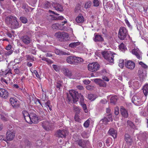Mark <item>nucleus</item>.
<instances>
[{
  "instance_id": "54",
  "label": "nucleus",
  "mask_w": 148,
  "mask_h": 148,
  "mask_svg": "<svg viewBox=\"0 0 148 148\" xmlns=\"http://www.w3.org/2000/svg\"><path fill=\"white\" fill-rule=\"evenodd\" d=\"M27 59L28 60H33V57L32 56L28 55L26 56Z\"/></svg>"
},
{
  "instance_id": "53",
  "label": "nucleus",
  "mask_w": 148,
  "mask_h": 148,
  "mask_svg": "<svg viewBox=\"0 0 148 148\" xmlns=\"http://www.w3.org/2000/svg\"><path fill=\"white\" fill-rule=\"evenodd\" d=\"M119 48L120 49L122 50L124 49H125V46L123 43L122 42L119 45Z\"/></svg>"
},
{
  "instance_id": "59",
  "label": "nucleus",
  "mask_w": 148,
  "mask_h": 148,
  "mask_svg": "<svg viewBox=\"0 0 148 148\" xmlns=\"http://www.w3.org/2000/svg\"><path fill=\"white\" fill-rule=\"evenodd\" d=\"M42 60L48 62V63H50L51 61L47 58H45V57H43L42 58Z\"/></svg>"
},
{
  "instance_id": "30",
  "label": "nucleus",
  "mask_w": 148,
  "mask_h": 148,
  "mask_svg": "<svg viewBox=\"0 0 148 148\" xmlns=\"http://www.w3.org/2000/svg\"><path fill=\"white\" fill-rule=\"evenodd\" d=\"M31 117L30 116V115L29 116L25 117L24 118V119H25L26 121L30 124H32V123H33V122L32 121V118H31Z\"/></svg>"
},
{
  "instance_id": "5",
  "label": "nucleus",
  "mask_w": 148,
  "mask_h": 148,
  "mask_svg": "<svg viewBox=\"0 0 148 148\" xmlns=\"http://www.w3.org/2000/svg\"><path fill=\"white\" fill-rule=\"evenodd\" d=\"M55 36L60 41H67L69 40L68 34L64 32H56Z\"/></svg>"
},
{
  "instance_id": "39",
  "label": "nucleus",
  "mask_w": 148,
  "mask_h": 148,
  "mask_svg": "<svg viewBox=\"0 0 148 148\" xmlns=\"http://www.w3.org/2000/svg\"><path fill=\"white\" fill-rule=\"evenodd\" d=\"M139 64L141 66L143 69H148V66L142 62L140 61L139 62Z\"/></svg>"
},
{
  "instance_id": "33",
  "label": "nucleus",
  "mask_w": 148,
  "mask_h": 148,
  "mask_svg": "<svg viewBox=\"0 0 148 148\" xmlns=\"http://www.w3.org/2000/svg\"><path fill=\"white\" fill-rule=\"evenodd\" d=\"M81 7L79 4H78L75 7L74 9V12L77 13H80L81 12Z\"/></svg>"
},
{
  "instance_id": "32",
  "label": "nucleus",
  "mask_w": 148,
  "mask_h": 148,
  "mask_svg": "<svg viewBox=\"0 0 148 148\" xmlns=\"http://www.w3.org/2000/svg\"><path fill=\"white\" fill-rule=\"evenodd\" d=\"M127 126H129L130 127L134 129L136 128V126L131 121L128 120L127 122Z\"/></svg>"
},
{
  "instance_id": "12",
  "label": "nucleus",
  "mask_w": 148,
  "mask_h": 148,
  "mask_svg": "<svg viewBox=\"0 0 148 148\" xmlns=\"http://www.w3.org/2000/svg\"><path fill=\"white\" fill-rule=\"evenodd\" d=\"M138 74L140 78H145L147 74L146 70L143 68H140Z\"/></svg>"
},
{
  "instance_id": "48",
  "label": "nucleus",
  "mask_w": 148,
  "mask_h": 148,
  "mask_svg": "<svg viewBox=\"0 0 148 148\" xmlns=\"http://www.w3.org/2000/svg\"><path fill=\"white\" fill-rule=\"evenodd\" d=\"M73 109L75 111L77 112V113H78L80 111V109L79 107H77L76 106H74Z\"/></svg>"
},
{
  "instance_id": "51",
  "label": "nucleus",
  "mask_w": 148,
  "mask_h": 148,
  "mask_svg": "<svg viewBox=\"0 0 148 148\" xmlns=\"http://www.w3.org/2000/svg\"><path fill=\"white\" fill-rule=\"evenodd\" d=\"M55 85L57 88H58L59 90L61 89V87H62V84L60 83L57 82L55 84Z\"/></svg>"
},
{
  "instance_id": "16",
  "label": "nucleus",
  "mask_w": 148,
  "mask_h": 148,
  "mask_svg": "<svg viewBox=\"0 0 148 148\" xmlns=\"http://www.w3.org/2000/svg\"><path fill=\"white\" fill-rule=\"evenodd\" d=\"M66 131L64 130H59L57 131L56 134V136L57 137L61 138H65Z\"/></svg>"
},
{
  "instance_id": "64",
  "label": "nucleus",
  "mask_w": 148,
  "mask_h": 148,
  "mask_svg": "<svg viewBox=\"0 0 148 148\" xmlns=\"http://www.w3.org/2000/svg\"><path fill=\"white\" fill-rule=\"evenodd\" d=\"M87 89L89 90H91L93 89V86H87L86 87Z\"/></svg>"
},
{
  "instance_id": "27",
  "label": "nucleus",
  "mask_w": 148,
  "mask_h": 148,
  "mask_svg": "<svg viewBox=\"0 0 148 148\" xmlns=\"http://www.w3.org/2000/svg\"><path fill=\"white\" fill-rule=\"evenodd\" d=\"M143 91L145 96H147L148 94V84H146L144 86Z\"/></svg>"
},
{
  "instance_id": "46",
  "label": "nucleus",
  "mask_w": 148,
  "mask_h": 148,
  "mask_svg": "<svg viewBox=\"0 0 148 148\" xmlns=\"http://www.w3.org/2000/svg\"><path fill=\"white\" fill-rule=\"evenodd\" d=\"M90 123V120L88 119L84 124V126L86 127H89Z\"/></svg>"
},
{
  "instance_id": "43",
  "label": "nucleus",
  "mask_w": 148,
  "mask_h": 148,
  "mask_svg": "<svg viewBox=\"0 0 148 148\" xmlns=\"http://www.w3.org/2000/svg\"><path fill=\"white\" fill-rule=\"evenodd\" d=\"M125 140L128 145H132V140L130 138H126L125 139Z\"/></svg>"
},
{
  "instance_id": "40",
  "label": "nucleus",
  "mask_w": 148,
  "mask_h": 148,
  "mask_svg": "<svg viewBox=\"0 0 148 148\" xmlns=\"http://www.w3.org/2000/svg\"><path fill=\"white\" fill-rule=\"evenodd\" d=\"M81 106L82 107L84 112L86 113L88 112V110L87 108L86 105L84 103L80 104Z\"/></svg>"
},
{
  "instance_id": "60",
  "label": "nucleus",
  "mask_w": 148,
  "mask_h": 148,
  "mask_svg": "<svg viewBox=\"0 0 148 148\" xmlns=\"http://www.w3.org/2000/svg\"><path fill=\"white\" fill-rule=\"evenodd\" d=\"M98 145L100 147H103L104 145V143L103 142H99L98 143Z\"/></svg>"
},
{
  "instance_id": "58",
  "label": "nucleus",
  "mask_w": 148,
  "mask_h": 148,
  "mask_svg": "<svg viewBox=\"0 0 148 148\" xmlns=\"http://www.w3.org/2000/svg\"><path fill=\"white\" fill-rule=\"evenodd\" d=\"M80 139H79L78 138H75V137H73V140L75 143V144H77Z\"/></svg>"
},
{
  "instance_id": "34",
  "label": "nucleus",
  "mask_w": 148,
  "mask_h": 148,
  "mask_svg": "<svg viewBox=\"0 0 148 148\" xmlns=\"http://www.w3.org/2000/svg\"><path fill=\"white\" fill-rule=\"evenodd\" d=\"M22 8L25 10L26 12L29 11V7L28 5L25 3H23L22 5Z\"/></svg>"
},
{
  "instance_id": "1",
  "label": "nucleus",
  "mask_w": 148,
  "mask_h": 148,
  "mask_svg": "<svg viewBox=\"0 0 148 148\" xmlns=\"http://www.w3.org/2000/svg\"><path fill=\"white\" fill-rule=\"evenodd\" d=\"M5 22L7 24L13 29H16L19 27V24L16 17L9 15L7 16L5 19Z\"/></svg>"
},
{
  "instance_id": "36",
  "label": "nucleus",
  "mask_w": 148,
  "mask_h": 148,
  "mask_svg": "<svg viewBox=\"0 0 148 148\" xmlns=\"http://www.w3.org/2000/svg\"><path fill=\"white\" fill-rule=\"evenodd\" d=\"M141 135L143 140H147L148 137V132H144L141 134Z\"/></svg>"
},
{
  "instance_id": "44",
  "label": "nucleus",
  "mask_w": 148,
  "mask_h": 148,
  "mask_svg": "<svg viewBox=\"0 0 148 148\" xmlns=\"http://www.w3.org/2000/svg\"><path fill=\"white\" fill-rule=\"evenodd\" d=\"M93 3L94 6L98 7L99 6L100 2L98 0H93Z\"/></svg>"
},
{
  "instance_id": "13",
  "label": "nucleus",
  "mask_w": 148,
  "mask_h": 148,
  "mask_svg": "<svg viewBox=\"0 0 148 148\" xmlns=\"http://www.w3.org/2000/svg\"><path fill=\"white\" fill-rule=\"evenodd\" d=\"M9 93L7 90L4 88H0V96L4 99L7 98Z\"/></svg>"
},
{
  "instance_id": "45",
  "label": "nucleus",
  "mask_w": 148,
  "mask_h": 148,
  "mask_svg": "<svg viewBox=\"0 0 148 148\" xmlns=\"http://www.w3.org/2000/svg\"><path fill=\"white\" fill-rule=\"evenodd\" d=\"M67 23L66 21H64V22H62L60 24V25L62 26H61L59 28L61 30H64L65 29V28L64 27V24Z\"/></svg>"
},
{
  "instance_id": "6",
  "label": "nucleus",
  "mask_w": 148,
  "mask_h": 148,
  "mask_svg": "<svg viewBox=\"0 0 148 148\" xmlns=\"http://www.w3.org/2000/svg\"><path fill=\"white\" fill-rule=\"evenodd\" d=\"M101 54L104 58L110 63H113L114 56L110 51H105L102 52Z\"/></svg>"
},
{
  "instance_id": "25",
  "label": "nucleus",
  "mask_w": 148,
  "mask_h": 148,
  "mask_svg": "<svg viewBox=\"0 0 148 148\" xmlns=\"http://www.w3.org/2000/svg\"><path fill=\"white\" fill-rule=\"evenodd\" d=\"M30 116L32 120L33 123H37V115L35 113H32L30 114Z\"/></svg>"
},
{
  "instance_id": "55",
  "label": "nucleus",
  "mask_w": 148,
  "mask_h": 148,
  "mask_svg": "<svg viewBox=\"0 0 148 148\" xmlns=\"http://www.w3.org/2000/svg\"><path fill=\"white\" fill-rule=\"evenodd\" d=\"M119 113V108L117 107L116 108L114 109V114L116 115H118Z\"/></svg>"
},
{
  "instance_id": "52",
  "label": "nucleus",
  "mask_w": 148,
  "mask_h": 148,
  "mask_svg": "<svg viewBox=\"0 0 148 148\" xmlns=\"http://www.w3.org/2000/svg\"><path fill=\"white\" fill-rule=\"evenodd\" d=\"M96 84L99 85L100 81H101V79H95L92 80Z\"/></svg>"
},
{
  "instance_id": "56",
  "label": "nucleus",
  "mask_w": 148,
  "mask_h": 148,
  "mask_svg": "<svg viewBox=\"0 0 148 148\" xmlns=\"http://www.w3.org/2000/svg\"><path fill=\"white\" fill-rule=\"evenodd\" d=\"M13 52V51L10 50L8 51H6L5 52V54L6 56H8L11 54Z\"/></svg>"
},
{
  "instance_id": "24",
  "label": "nucleus",
  "mask_w": 148,
  "mask_h": 148,
  "mask_svg": "<svg viewBox=\"0 0 148 148\" xmlns=\"http://www.w3.org/2000/svg\"><path fill=\"white\" fill-rule=\"evenodd\" d=\"M76 22L77 23H82L84 21V18L81 14H79L75 19Z\"/></svg>"
},
{
  "instance_id": "10",
  "label": "nucleus",
  "mask_w": 148,
  "mask_h": 148,
  "mask_svg": "<svg viewBox=\"0 0 148 148\" xmlns=\"http://www.w3.org/2000/svg\"><path fill=\"white\" fill-rule=\"evenodd\" d=\"M89 143V141L88 140H84L80 139L77 144L82 148H87Z\"/></svg>"
},
{
  "instance_id": "19",
  "label": "nucleus",
  "mask_w": 148,
  "mask_h": 148,
  "mask_svg": "<svg viewBox=\"0 0 148 148\" xmlns=\"http://www.w3.org/2000/svg\"><path fill=\"white\" fill-rule=\"evenodd\" d=\"M110 135L112 136L114 138H116L117 137V131L112 128L110 129L108 132Z\"/></svg>"
},
{
  "instance_id": "57",
  "label": "nucleus",
  "mask_w": 148,
  "mask_h": 148,
  "mask_svg": "<svg viewBox=\"0 0 148 148\" xmlns=\"http://www.w3.org/2000/svg\"><path fill=\"white\" fill-rule=\"evenodd\" d=\"M66 100L69 103L71 100V98L68 94L67 95Z\"/></svg>"
},
{
  "instance_id": "50",
  "label": "nucleus",
  "mask_w": 148,
  "mask_h": 148,
  "mask_svg": "<svg viewBox=\"0 0 148 148\" xmlns=\"http://www.w3.org/2000/svg\"><path fill=\"white\" fill-rule=\"evenodd\" d=\"M99 85L100 86L105 87L106 86V83L101 79V81H100Z\"/></svg>"
},
{
  "instance_id": "42",
  "label": "nucleus",
  "mask_w": 148,
  "mask_h": 148,
  "mask_svg": "<svg viewBox=\"0 0 148 148\" xmlns=\"http://www.w3.org/2000/svg\"><path fill=\"white\" fill-rule=\"evenodd\" d=\"M91 4V2L90 1H88L85 3L84 8L86 9L89 8L90 7Z\"/></svg>"
},
{
  "instance_id": "18",
  "label": "nucleus",
  "mask_w": 148,
  "mask_h": 148,
  "mask_svg": "<svg viewBox=\"0 0 148 148\" xmlns=\"http://www.w3.org/2000/svg\"><path fill=\"white\" fill-rule=\"evenodd\" d=\"M93 40L95 42H102L104 40L103 38L101 35L96 34H94Z\"/></svg>"
},
{
  "instance_id": "3",
  "label": "nucleus",
  "mask_w": 148,
  "mask_h": 148,
  "mask_svg": "<svg viewBox=\"0 0 148 148\" xmlns=\"http://www.w3.org/2000/svg\"><path fill=\"white\" fill-rule=\"evenodd\" d=\"M83 61V60L82 58L74 56H68L66 59V61L68 63L73 64H77Z\"/></svg>"
},
{
  "instance_id": "15",
  "label": "nucleus",
  "mask_w": 148,
  "mask_h": 148,
  "mask_svg": "<svg viewBox=\"0 0 148 148\" xmlns=\"http://www.w3.org/2000/svg\"><path fill=\"white\" fill-rule=\"evenodd\" d=\"M125 65L127 68L131 70L133 69L135 66V63L133 62L130 60L125 62Z\"/></svg>"
},
{
  "instance_id": "28",
  "label": "nucleus",
  "mask_w": 148,
  "mask_h": 148,
  "mask_svg": "<svg viewBox=\"0 0 148 148\" xmlns=\"http://www.w3.org/2000/svg\"><path fill=\"white\" fill-rule=\"evenodd\" d=\"M50 16L51 17V19L52 20H62L63 19L64 17L63 16H60L58 17L54 16L53 15H50Z\"/></svg>"
},
{
  "instance_id": "49",
  "label": "nucleus",
  "mask_w": 148,
  "mask_h": 148,
  "mask_svg": "<svg viewBox=\"0 0 148 148\" xmlns=\"http://www.w3.org/2000/svg\"><path fill=\"white\" fill-rule=\"evenodd\" d=\"M22 113L24 118L30 115L27 111L25 110L23 111Z\"/></svg>"
},
{
  "instance_id": "23",
  "label": "nucleus",
  "mask_w": 148,
  "mask_h": 148,
  "mask_svg": "<svg viewBox=\"0 0 148 148\" xmlns=\"http://www.w3.org/2000/svg\"><path fill=\"white\" fill-rule=\"evenodd\" d=\"M138 50L137 49H134L132 51V53L133 54L135 55L137 58L139 59L140 60L142 59V56L141 55L139 54Z\"/></svg>"
},
{
  "instance_id": "41",
  "label": "nucleus",
  "mask_w": 148,
  "mask_h": 148,
  "mask_svg": "<svg viewBox=\"0 0 148 148\" xmlns=\"http://www.w3.org/2000/svg\"><path fill=\"white\" fill-rule=\"evenodd\" d=\"M20 20L23 23L25 24L26 23L27 21V18L26 17L23 16L21 17Z\"/></svg>"
},
{
  "instance_id": "35",
  "label": "nucleus",
  "mask_w": 148,
  "mask_h": 148,
  "mask_svg": "<svg viewBox=\"0 0 148 148\" xmlns=\"http://www.w3.org/2000/svg\"><path fill=\"white\" fill-rule=\"evenodd\" d=\"M80 44V42H73L71 43L69 45V46L71 48H74L79 45Z\"/></svg>"
},
{
  "instance_id": "47",
  "label": "nucleus",
  "mask_w": 148,
  "mask_h": 148,
  "mask_svg": "<svg viewBox=\"0 0 148 148\" xmlns=\"http://www.w3.org/2000/svg\"><path fill=\"white\" fill-rule=\"evenodd\" d=\"M112 139L111 138H108L106 140V143L108 146H109L110 145L109 143H111Z\"/></svg>"
},
{
  "instance_id": "7",
  "label": "nucleus",
  "mask_w": 148,
  "mask_h": 148,
  "mask_svg": "<svg viewBox=\"0 0 148 148\" xmlns=\"http://www.w3.org/2000/svg\"><path fill=\"white\" fill-rule=\"evenodd\" d=\"M99 65L97 63H92L89 64L88 66L89 71L92 72L96 71L99 68Z\"/></svg>"
},
{
  "instance_id": "21",
  "label": "nucleus",
  "mask_w": 148,
  "mask_h": 148,
  "mask_svg": "<svg viewBox=\"0 0 148 148\" xmlns=\"http://www.w3.org/2000/svg\"><path fill=\"white\" fill-rule=\"evenodd\" d=\"M22 40L23 42L26 45L29 44L31 42V39L30 38L27 36H23L22 38Z\"/></svg>"
},
{
  "instance_id": "31",
  "label": "nucleus",
  "mask_w": 148,
  "mask_h": 148,
  "mask_svg": "<svg viewBox=\"0 0 148 148\" xmlns=\"http://www.w3.org/2000/svg\"><path fill=\"white\" fill-rule=\"evenodd\" d=\"M108 122H109V120H108L107 118L104 117L100 121L99 123L100 124H104L106 125L107 124Z\"/></svg>"
},
{
  "instance_id": "20",
  "label": "nucleus",
  "mask_w": 148,
  "mask_h": 148,
  "mask_svg": "<svg viewBox=\"0 0 148 148\" xmlns=\"http://www.w3.org/2000/svg\"><path fill=\"white\" fill-rule=\"evenodd\" d=\"M53 7L56 10L60 12H62L64 10L63 6L59 3L55 4Z\"/></svg>"
},
{
  "instance_id": "8",
  "label": "nucleus",
  "mask_w": 148,
  "mask_h": 148,
  "mask_svg": "<svg viewBox=\"0 0 148 148\" xmlns=\"http://www.w3.org/2000/svg\"><path fill=\"white\" fill-rule=\"evenodd\" d=\"M15 132L12 130L8 131L6 134L5 138L6 141H11L13 140L15 136Z\"/></svg>"
},
{
  "instance_id": "4",
  "label": "nucleus",
  "mask_w": 148,
  "mask_h": 148,
  "mask_svg": "<svg viewBox=\"0 0 148 148\" xmlns=\"http://www.w3.org/2000/svg\"><path fill=\"white\" fill-rule=\"evenodd\" d=\"M128 34V31L125 27H121L120 28L118 36L120 40H125Z\"/></svg>"
},
{
  "instance_id": "61",
  "label": "nucleus",
  "mask_w": 148,
  "mask_h": 148,
  "mask_svg": "<svg viewBox=\"0 0 148 148\" xmlns=\"http://www.w3.org/2000/svg\"><path fill=\"white\" fill-rule=\"evenodd\" d=\"M83 82L84 84H88L90 83V81L88 80H84L83 81Z\"/></svg>"
},
{
  "instance_id": "38",
  "label": "nucleus",
  "mask_w": 148,
  "mask_h": 148,
  "mask_svg": "<svg viewBox=\"0 0 148 148\" xmlns=\"http://www.w3.org/2000/svg\"><path fill=\"white\" fill-rule=\"evenodd\" d=\"M88 99L91 101H93L95 99L96 97L92 94H89L88 95Z\"/></svg>"
},
{
  "instance_id": "26",
  "label": "nucleus",
  "mask_w": 148,
  "mask_h": 148,
  "mask_svg": "<svg viewBox=\"0 0 148 148\" xmlns=\"http://www.w3.org/2000/svg\"><path fill=\"white\" fill-rule=\"evenodd\" d=\"M63 71L65 75L68 76L69 78H71L72 75L70 71L67 69H64Z\"/></svg>"
},
{
  "instance_id": "37",
  "label": "nucleus",
  "mask_w": 148,
  "mask_h": 148,
  "mask_svg": "<svg viewBox=\"0 0 148 148\" xmlns=\"http://www.w3.org/2000/svg\"><path fill=\"white\" fill-rule=\"evenodd\" d=\"M124 65V60L122 59H120L119 61V66L121 68H122Z\"/></svg>"
},
{
  "instance_id": "14",
  "label": "nucleus",
  "mask_w": 148,
  "mask_h": 148,
  "mask_svg": "<svg viewBox=\"0 0 148 148\" xmlns=\"http://www.w3.org/2000/svg\"><path fill=\"white\" fill-rule=\"evenodd\" d=\"M10 100L13 107L17 108L19 106V102L16 98H11Z\"/></svg>"
},
{
  "instance_id": "62",
  "label": "nucleus",
  "mask_w": 148,
  "mask_h": 148,
  "mask_svg": "<svg viewBox=\"0 0 148 148\" xmlns=\"http://www.w3.org/2000/svg\"><path fill=\"white\" fill-rule=\"evenodd\" d=\"M0 140H3L5 141H6L5 137L3 135L0 136Z\"/></svg>"
},
{
  "instance_id": "29",
  "label": "nucleus",
  "mask_w": 148,
  "mask_h": 148,
  "mask_svg": "<svg viewBox=\"0 0 148 148\" xmlns=\"http://www.w3.org/2000/svg\"><path fill=\"white\" fill-rule=\"evenodd\" d=\"M117 97L116 96H115L112 97L110 99V103L113 104H115L117 101Z\"/></svg>"
},
{
  "instance_id": "63",
  "label": "nucleus",
  "mask_w": 148,
  "mask_h": 148,
  "mask_svg": "<svg viewBox=\"0 0 148 148\" xmlns=\"http://www.w3.org/2000/svg\"><path fill=\"white\" fill-rule=\"evenodd\" d=\"M52 27L53 29H58V25L57 24H55L52 26Z\"/></svg>"
},
{
  "instance_id": "2",
  "label": "nucleus",
  "mask_w": 148,
  "mask_h": 148,
  "mask_svg": "<svg viewBox=\"0 0 148 148\" xmlns=\"http://www.w3.org/2000/svg\"><path fill=\"white\" fill-rule=\"evenodd\" d=\"M69 93L73 100V102L75 103L78 101L79 98H80L79 102L80 104L84 103V98L83 96L79 94L78 92L74 90H71L69 91Z\"/></svg>"
},
{
  "instance_id": "17",
  "label": "nucleus",
  "mask_w": 148,
  "mask_h": 148,
  "mask_svg": "<svg viewBox=\"0 0 148 148\" xmlns=\"http://www.w3.org/2000/svg\"><path fill=\"white\" fill-rule=\"evenodd\" d=\"M132 101L135 104L138 105L140 103L141 99L138 96L135 95L133 97L132 99Z\"/></svg>"
},
{
  "instance_id": "9",
  "label": "nucleus",
  "mask_w": 148,
  "mask_h": 148,
  "mask_svg": "<svg viewBox=\"0 0 148 148\" xmlns=\"http://www.w3.org/2000/svg\"><path fill=\"white\" fill-rule=\"evenodd\" d=\"M42 126L47 131H49L52 129V125L47 121H43L41 122Z\"/></svg>"
},
{
  "instance_id": "11",
  "label": "nucleus",
  "mask_w": 148,
  "mask_h": 148,
  "mask_svg": "<svg viewBox=\"0 0 148 148\" xmlns=\"http://www.w3.org/2000/svg\"><path fill=\"white\" fill-rule=\"evenodd\" d=\"M120 112L122 116L124 118H126L128 117L129 114L128 111L123 106L120 107Z\"/></svg>"
},
{
  "instance_id": "22",
  "label": "nucleus",
  "mask_w": 148,
  "mask_h": 148,
  "mask_svg": "<svg viewBox=\"0 0 148 148\" xmlns=\"http://www.w3.org/2000/svg\"><path fill=\"white\" fill-rule=\"evenodd\" d=\"M41 3L40 0H39V6H42V7L46 8H48L50 6V3L48 2L44 1L42 3V5H41Z\"/></svg>"
}]
</instances>
